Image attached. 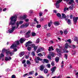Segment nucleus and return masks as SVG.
<instances>
[{
    "mask_svg": "<svg viewBox=\"0 0 78 78\" xmlns=\"http://www.w3.org/2000/svg\"><path fill=\"white\" fill-rule=\"evenodd\" d=\"M70 19H72L73 17V16L72 15H70Z\"/></svg>",
    "mask_w": 78,
    "mask_h": 78,
    "instance_id": "53",
    "label": "nucleus"
},
{
    "mask_svg": "<svg viewBox=\"0 0 78 78\" xmlns=\"http://www.w3.org/2000/svg\"><path fill=\"white\" fill-rule=\"evenodd\" d=\"M56 51H57V53H58V54L62 53L61 51V49H59L58 48H57L56 49Z\"/></svg>",
    "mask_w": 78,
    "mask_h": 78,
    "instance_id": "17",
    "label": "nucleus"
},
{
    "mask_svg": "<svg viewBox=\"0 0 78 78\" xmlns=\"http://www.w3.org/2000/svg\"><path fill=\"white\" fill-rule=\"evenodd\" d=\"M12 78H16V76L14 75H13L12 76Z\"/></svg>",
    "mask_w": 78,
    "mask_h": 78,
    "instance_id": "57",
    "label": "nucleus"
},
{
    "mask_svg": "<svg viewBox=\"0 0 78 78\" xmlns=\"http://www.w3.org/2000/svg\"><path fill=\"white\" fill-rule=\"evenodd\" d=\"M26 62V60H24L23 61V62H22V64H25Z\"/></svg>",
    "mask_w": 78,
    "mask_h": 78,
    "instance_id": "51",
    "label": "nucleus"
},
{
    "mask_svg": "<svg viewBox=\"0 0 78 78\" xmlns=\"http://www.w3.org/2000/svg\"><path fill=\"white\" fill-rule=\"evenodd\" d=\"M73 23L75 25H76V23H77V21L78 20V17L74 16L73 18Z\"/></svg>",
    "mask_w": 78,
    "mask_h": 78,
    "instance_id": "6",
    "label": "nucleus"
},
{
    "mask_svg": "<svg viewBox=\"0 0 78 78\" xmlns=\"http://www.w3.org/2000/svg\"><path fill=\"white\" fill-rule=\"evenodd\" d=\"M36 35V34L34 32L32 33V36H35Z\"/></svg>",
    "mask_w": 78,
    "mask_h": 78,
    "instance_id": "35",
    "label": "nucleus"
},
{
    "mask_svg": "<svg viewBox=\"0 0 78 78\" xmlns=\"http://www.w3.org/2000/svg\"><path fill=\"white\" fill-rule=\"evenodd\" d=\"M27 17V16L26 15H24L23 16H21L20 18L21 19H25Z\"/></svg>",
    "mask_w": 78,
    "mask_h": 78,
    "instance_id": "15",
    "label": "nucleus"
},
{
    "mask_svg": "<svg viewBox=\"0 0 78 78\" xmlns=\"http://www.w3.org/2000/svg\"><path fill=\"white\" fill-rule=\"evenodd\" d=\"M17 16H12L10 18V21L9 23V25L14 26L16 24V22L17 21Z\"/></svg>",
    "mask_w": 78,
    "mask_h": 78,
    "instance_id": "1",
    "label": "nucleus"
},
{
    "mask_svg": "<svg viewBox=\"0 0 78 78\" xmlns=\"http://www.w3.org/2000/svg\"><path fill=\"white\" fill-rule=\"evenodd\" d=\"M64 33L65 34H67V33H68V32H67V30H65V31H64Z\"/></svg>",
    "mask_w": 78,
    "mask_h": 78,
    "instance_id": "46",
    "label": "nucleus"
},
{
    "mask_svg": "<svg viewBox=\"0 0 78 78\" xmlns=\"http://www.w3.org/2000/svg\"><path fill=\"white\" fill-rule=\"evenodd\" d=\"M40 41V40L39 38H38L36 40V43H37V44Z\"/></svg>",
    "mask_w": 78,
    "mask_h": 78,
    "instance_id": "39",
    "label": "nucleus"
},
{
    "mask_svg": "<svg viewBox=\"0 0 78 78\" xmlns=\"http://www.w3.org/2000/svg\"><path fill=\"white\" fill-rule=\"evenodd\" d=\"M53 12H54V13H55V14H56V13H57V12H58L57 11H56V10H54L53 11Z\"/></svg>",
    "mask_w": 78,
    "mask_h": 78,
    "instance_id": "61",
    "label": "nucleus"
},
{
    "mask_svg": "<svg viewBox=\"0 0 78 78\" xmlns=\"http://www.w3.org/2000/svg\"><path fill=\"white\" fill-rule=\"evenodd\" d=\"M47 36L48 37H50L51 36V34L50 33L47 34Z\"/></svg>",
    "mask_w": 78,
    "mask_h": 78,
    "instance_id": "47",
    "label": "nucleus"
},
{
    "mask_svg": "<svg viewBox=\"0 0 78 78\" xmlns=\"http://www.w3.org/2000/svg\"><path fill=\"white\" fill-rule=\"evenodd\" d=\"M25 55V52L23 51V52H21L19 54V56H20V57H22V56H23V55Z\"/></svg>",
    "mask_w": 78,
    "mask_h": 78,
    "instance_id": "12",
    "label": "nucleus"
},
{
    "mask_svg": "<svg viewBox=\"0 0 78 78\" xmlns=\"http://www.w3.org/2000/svg\"><path fill=\"white\" fill-rule=\"evenodd\" d=\"M41 50L40 48H39L37 49L36 53H39V52H41Z\"/></svg>",
    "mask_w": 78,
    "mask_h": 78,
    "instance_id": "26",
    "label": "nucleus"
},
{
    "mask_svg": "<svg viewBox=\"0 0 78 78\" xmlns=\"http://www.w3.org/2000/svg\"><path fill=\"white\" fill-rule=\"evenodd\" d=\"M35 61L36 63H37V64H38L39 62V61L37 60V58H35Z\"/></svg>",
    "mask_w": 78,
    "mask_h": 78,
    "instance_id": "38",
    "label": "nucleus"
},
{
    "mask_svg": "<svg viewBox=\"0 0 78 78\" xmlns=\"http://www.w3.org/2000/svg\"><path fill=\"white\" fill-rule=\"evenodd\" d=\"M62 2V0H58L57 1L55 4V6H56V8L58 9L59 8V6H60L59 3H60L61 2Z\"/></svg>",
    "mask_w": 78,
    "mask_h": 78,
    "instance_id": "3",
    "label": "nucleus"
},
{
    "mask_svg": "<svg viewBox=\"0 0 78 78\" xmlns=\"http://www.w3.org/2000/svg\"><path fill=\"white\" fill-rule=\"evenodd\" d=\"M27 65H30L31 64V62L30 61H29V60H27Z\"/></svg>",
    "mask_w": 78,
    "mask_h": 78,
    "instance_id": "29",
    "label": "nucleus"
},
{
    "mask_svg": "<svg viewBox=\"0 0 78 78\" xmlns=\"http://www.w3.org/2000/svg\"><path fill=\"white\" fill-rule=\"evenodd\" d=\"M31 54L34 56H35V55H36V54H35V53H34V52H32Z\"/></svg>",
    "mask_w": 78,
    "mask_h": 78,
    "instance_id": "49",
    "label": "nucleus"
},
{
    "mask_svg": "<svg viewBox=\"0 0 78 78\" xmlns=\"http://www.w3.org/2000/svg\"><path fill=\"white\" fill-rule=\"evenodd\" d=\"M32 41H28L27 42H26L25 44V45L26 46V47H30L31 44H32Z\"/></svg>",
    "mask_w": 78,
    "mask_h": 78,
    "instance_id": "7",
    "label": "nucleus"
},
{
    "mask_svg": "<svg viewBox=\"0 0 78 78\" xmlns=\"http://www.w3.org/2000/svg\"><path fill=\"white\" fill-rule=\"evenodd\" d=\"M51 56L52 57H54V56L55 55V53L53 52H51Z\"/></svg>",
    "mask_w": 78,
    "mask_h": 78,
    "instance_id": "42",
    "label": "nucleus"
},
{
    "mask_svg": "<svg viewBox=\"0 0 78 78\" xmlns=\"http://www.w3.org/2000/svg\"><path fill=\"white\" fill-rule=\"evenodd\" d=\"M11 30L14 31L15 29H16V26L13 27L12 26Z\"/></svg>",
    "mask_w": 78,
    "mask_h": 78,
    "instance_id": "27",
    "label": "nucleus"
},
{
    "mask_svg": "<svg viewBox=\"0 0 78 78\" xmlns=\"http://www.w3.org/2000/svg\"><path fill=\"white\" fill-rule=\"evenodd\" d=\"M47 24H46L44 25V29H47V26H48Z\"/></svg>",
    "mask_w": 78,
    "mask_h": 78,
    "instance_id": "36",
    "label": "nucleus"
},
{
    "mask_svg": "<svg viewBox=\"0 0 78 78\" xmlns=\"http://www.w3.org/2000/svg\"><path fill=\"white\" fill-rule=\"evenodd\" d=\"M16 25H17V27L16 28L17 29V28H18V27H19V22L18 21L17 22V23H16Z\"/></svg>",
    "mask_w": 78,
    "mask_h": 78,
    "instance_id": "31",
    "label": "nucleus"
},
{
    "mask_svg": "<svg viewBox=\"0 0 78 78\" xmlns=\"http://www.w3.org/2000/svg\"><path fill=\"white\" fill-rule=\"evenodd\" d=\"M67 41L70 44L72 43V41L70 39H69L68 40H67Z\"/></svg>",
    "mask_w": 78,
    "mask_h": 78,
    "instance_id": "41",
    "label": "nucleus"
},
{
    "mask_svg": "<svg viewBox=\"0 0 78 78\" xmlns=\"http://www.w3.org/2000/svg\"><path fill=\"white\" fill-rule=\"evenodd\" d=\"M48 26L49 27H51V24H50V23H48Z\"/></svg>",
    "mask_w": 78,
    "mask_h": 78,
    "instance_id": "56",
    "label": "nucleus"
},
{
    "mask_svg": "<svg viewBox=\"0 0 78 78\" xmlns=\"http://www.w3.org/2000/svg\"><path fill=\"white\" fill-rule=\"evenodd\" d=\"M73 48H76V46H75V45H74V44H73Z\"/></svg>",
    "mask_w": 78,
    "mask_h": 78,
    "instance_id": "58",
    "label": "nucleus"
},
{
    "mask_svg": "<svg viewBox=\"0 0 78 78\" xmlns=\"http://www.w3.org/2000/svg\"><path fill=\"white\" fill-rule=\"evenodd\" d=\"M40 70L41 71H43L44 70V65H41L40 66Z\"/></svg>",
    "mask_w": 78,
    "mask_h": 78,
    "instance_id": "14",
    "label": "nucleus"
},
{
    "mask_svg": "<svg viewBox=\"0 0 78 78\" xmlns=\"http://www.w3.org/2000/svg\"><path fill=\"white\" fill-rule=\"evenodd\" d=\"M16 48V47L15 48L13 49L14 51H13L14 54V52H16V51H17V48Z\"/></svg>",
    "mask_w": 78,
    "mask_h": 78,
    "instance_id": "37",
    "label": "nucleus"
},
{
    "mask_svg": "<svg viewBox=\"0 0 78 78\" xmlns=\"http://www.w3.org/2000/svg\"><path fill=\"white\" fill-rule=\"evenodd\" d=\"M28 75V73H26V74H24L23 75V76L24 77H25V76H27V75Z\"/></svg>",
    "mask_w": 78,
    "mask_h": 78,
    "instance_id": "55",
    "label": "nucleus"
},
{
    "mask_svg": "<svg viewBox=\"0 0 78 78\" xmlns=\"http://www.w3.org/2000/svg\"><path fill=\"white\" fill-rule=\"evenodd\" d=\"M68 47H69V43H67L66 44L65 49L66 50H67V49L68 48Z\"/></svg>",
    "mask_w": 78,
    "mask_h": 78,
    "instance_id": "16",
    "label": "nucleus"
},
{
    "mask_svg": "<svg viewBox=\"0 0 78 78\" xmlns=\"http://www.w3.org/2000/svg\"><path fill=\"white\" fill-rule=\"evenodd\" d=\"M30 46L31 48H34L35 46V44H31Z\"/></svg>",
    "mask_w": 78,
    "mask_h": 78,
    "instance_id": "34",
    "label": "nucleus"
},
{
    "mask_svg": "<svg viewBox=\"0 0 78 78\" xmlns=\"http://www.w3.org/2000/svg\"><path fill=\"white\" fill-rule=\"evenodd\" d=\"M55 69H56V67H54L51 69V71H52V73H53V72L55 71Z\"/></svg>",
    "mask_w": 78,
    "mask_h": 78,
    "instance_id": "13",
    "label": "nucleus"
},
{
    "mask_svg": "<svg viewBox=\"0 0 78 78\" xmlns=\"http://www.w3.org/2000/svg\"><path fill=\"white\" fill-rule=\"evenodd\" d=\"M37 59L38 61H42V60H43L42 58H41L39 57H37Z\"/></svg>",
    "mask_w": 78,
    "mask_h": 78,
    "instance_id": "21",
    "label": "nucleus"
},
{
    "mask_svg": "<svg viewBox=\"0 0 78 78\" xmlns=\"http://www.w3.org/2000/svg\"><path fill=\"white\" fill-rule=\"evenodd\" d=\"M27 50H28V51H30V50H31V48L30 47H28L27 48Z\"/></svg>",
    "mask_w": 78,
    "mask_h": 78,
    "instance_id": "45",
    "label": "nucleus"
},
{
    "mask_svg": "<svg viewBox=\"0 0 78 78\" xmlns=\"http://www.w3.org/2000/svg\"><path fill=\"white\" fill-rule=\"evenodd\" d=\"M15 42L16 43V44L15 43V45H19L20 44V43L19 42V41H15Z\"/></svg>",
    "mask_w": 78,
    "mask_h": 78,
    "instance_id": "22",
    "label": "nucleus"
},
{
    "mask_svg": "<svg viewBox=\"0 0 78 78\" xmlns=\"http://www.w3.org/2000/svg\"><path fill=\"white\" fill-rule=\"evenodd\" d=\"M66 21L68 23V25H69L70 24H71V20L70 19H68L67 18L65 19Z\"/></svg>",
    "mask_w": 78,
    "mask_h": 78,
    "instance_id": "8",
    "label": "nucleus"
},
{
    "mask_svg": "<svg viewBox=\"0 0 78 78\" xmlns=\"http://www.w3.org/2000/svg\"><path fill=\"white\" fill-rule=\"evenodd\" d=\"M15 47H17V45H15V43H13L11 46L10 48L11 49H13Z\"/></svg>",
    "mask_w": 78,
    "mask_h": 78,
    "instance_id": "10",
    "label": "nucleus"
},
{
    "mask_svg": "<svg viewBox=\"0 0 78 78\" xmlns=\"http://www.w3.org/2000/svg\"><path fill=\"white\" fill-rule=\"evenodd\" d=\"M44 62H45L46 63H48L49 62V61L47 59L44 58L43 59Z\"/></svg>",
    "mask_w": 78,
    "mask_h": 78,
    "instance_id": "20",
    "label": "nucleus"
},
{
    "mask_svg": "<svg viewBox=\"0 0 78 78\" xmlns=\"http://www.w3.org/2000/svg\"><path fill=\"white\" fill-rule=\"evenodd\" d=\"M61 53H60L58 54V56H59V57H60L61 56Z\"/></svg>",
    "mask_w": 78,
    "mask_h": 78,
    "instance_id": "63",
    "label": "nucleus"
},
{
    "mask_svg": "<svg viewBox=\"0 0 78 78\" xmlns=\"http://www.w3.org/2000/svg\"><path fill=\"white\" fill-rule=\"evenodd\" d=\"M33 72H34V71H32V72H30L29 73V75H33Z\"/></svg>",
    "mask_w": 78,
    "mask_h": 78,
    "instance_id": "48",
    "label": "nucleus"
},
{
    "mask_svg": "<svg viewBox=\"0 0 78 78\" xmlns=\"http://www.w3.org/2000/svg\"><path fill=\"white\" fill-rule=\"evenodd\" d=\"M4 51L5 52V53L7 55H8L9 54L10 56H12L14 55V51L11 52V51L8 50V49H6L5 48L3 49Z\"/></svg>",
    "mask_w": 78,
    "mask_h": 78,
    "instance_id": "2",
    "label": "nucleus"
},
{
    "mask_svg": "<svg viewBox=\"0 0 78 78\" xmlns=\"http://www.w3.org/2000/svg\"><path fill=\"white\" fill-rule=\"evenodd\" d=\"M57 16L58 17H61V15L59 13H58L56 14Z\"/></svg>",
    "mask_w": 78,
    "mask_h": 78,
    "instance_id": "25",
    "label": "nucleus"
},
{
    "mask_svg": "<svg viewBox=\"0 0 78 78\" xmlns=\"http://www.w3.org/2000/svg\"><path fill=\"white\" fill-rule=\"evenodd\" d=\"M37 48H38V46H35L34 48V51H36L37 49Z\"/></svg>",
    "mask_w": 78,
    "mask_h": 78,
    "instance_id": "23",
    "label": "nucleus"
},
{
    "mask_svg": "<svg viewBox=\"0 0 78 78\" xmlns=\"http://www.w3.org/2000/svg\"><path fill=\"white\" fill-rule=\"evenodd\" d=\"M54 24L55 25L57 26V25H59V23L58 21H56L54 23Z\"/></svg>",
    "mask_w": 78,
    "mask_h": 78,
    "instance_id": "19",
    "label": "nucleus"
},
{
    "mask_svg": "<svg viewBox=\"0 0 78 78\" xmlns=\"http://www.w3.org/2000/svg\"><path fill=\"white\" fill-rule=\"evenodd\" d=\"M8 31H9V33H13V31H14L12 30H11L10 29H9Z\"/></svg>",
    "mask_w": 78,
    "mask_h": 78,
    "instance_id": "43",
    "label": "nucleus"
},
{
    "mask_svg": "<svg viewBox=\"0 0 78 78\" xmlns=\"http://www.w3.org/2000/svg\"><path fill=\"white\" fill-rule=\"evenodd\" d=\"M36 27L37 28H41V24H38L37 26H36Z\"/></svg>",
    "mask_w": 78,
    "mask_h": 78,
    "instance_id": "30",
    "label": "nucleus"
},
{
    "mask_svg": "<svg viewBox=\"0 0 78 78\" xmlns=\"http://www.w3.org/2000/svg\"><path fill=\"white\" fill-rule=\"evenodd\" d=\"M64 57L67 60V57H68V55L67 54H65Z\"/></svg>",
    "mask_w": 78,
    "mask_h": 78,
    "instance_id": "40",
    "label": "nucleus"
},
{
    "mask_svg": "<svg viewBox=\"0 0 78 78\" xmlns=\"http://www.w3.org/2000/svg\"><path fill=\"white\" fill-rule=\"evenodd\" d=\"M25 41H26V39L24 40L23 39V38H22L20 39L19 41L20 42V44H23V42Z\"/></svg>",
    "mask_w": 78,
    "mask_h": 78,
    "instance_id": "9",
    "label": "nucleus"
},
{
    "mask_svg": "<svg viewBox=\"0 0 78 78\" xmlns=\"http://www.w3.org/2000/svg\"><path fill=\"white\" fill-rule=\"evenodd\" d=\"M5 52L4 51H3V49H2V53H1V55H0V58H2V57H4L5 56V55L3 54Z\"/></svg>",
    "mask_w": 78,
    "mask_h": 78,
    "instance_id": "11",
    "label": "nucleus"
},
{
    "mask_svg": "<svg viewBox=\"0 0 78 78\" xmlns=\"http://www.w3.org/2000/svg\"><path fill=\"white\" fill-rule=\"evenodd\" d=\"M38 56H43V55L42 54H41V53H39L38 54Z\"/></svg>",
    "mask_w": 78,
    "mask_h": 78,
    "instance_id": "52",
    "label": "nucleus"
},
{
    "mask_svg": "<svg viewBox=\"0 0 78 78\" xmlns=\"http://www.w3.org/2000/svg\"><path fill=\"white\" fill-rule=\"evenodd\" d=\"M47 66H48V68H50V66H51V65L50 64H48L47 65Z\"/></svg>",
    "mask_w": 78,
    "mask_h": 78,
    "instance_id": "54",
    "label": "nucleus"
},
{
    "mask_svg": "<svg viewBox=\"0 0 78 78\" xmlns=\"http://www.w3.org/2000/svg\"><path fill=\"white\" fill-rule=\"evenodd\" d=\"M9 59H10V60L12 59V58L11 57H9V58H8L7 57H5V60L6 61H9Z\"/></svg>",
    "mask_w": 78,
    "mask_h": 78,
    "instance_id": "18",
    "label": "nucleus"
},
{
    "mask_svg": "<svg viewBox=\"0 0 78 78\" xmlns=\"http://www.w3.org/2000/svg\"><path fill=\"white\" fill-rule=\"evenodd\" d=\"M44 73H48V70L47 69H45L44 70Z\"/></svg>",
    "mask_w": 78,
    "mask_h": 78,
    "instance_id": "32",
    "label": "nucleus"
},
{
    "mask_svg": "<svg viewBox=\"0 0 78 78\" xmlns=\"http://www.w3.org/2000/svg\"><path fill=\"white\" fill-rule=\"evenodd\" d=\"M28 26H29V23H27L25 24H23L20 26V28H27Z\"/></svg>",
    "mask_w": 78,
    "mask_h": 78,
    "instance_id": "4",
    "label": "nucleus"
},
{
    "mask_svg": "<svg viewBox=\"0 0 78 78\" xmlns=\"http://www.w3.org/2000/svg\"><path fill=\"white\" fill-rule=\"evenodd\" d=\"M44 20V18H41L40 20V21L41 22H42Z\"/></svg>",
    "mask_w": 78,
    "mask_h": 78,
    "instance_id": "60",
    "label": "nucleus"
},
{
    "mask_svg": "<svg viewBox=\"0 0 78 78\" xmlns=\"http://www.w3.org/2000/svg\"><path fill=\"white\" fill-rule=\"evenodd\" d=\"M30 33H31V30H28L27 32L26 33V35H29L30 34Z\"/></svg>",
    "mask_w": 78,
    "mask_h": 78,
    "instance_id": "33",
    "label": "nucleus"
},
{
    "mask_svg": "<svg viewBox=\"0 0 78 78\" xmlns=\"http://www.w3.org/2000/svg\"><path fill=\"white\" fill-rule=\"evenodd\" d=\"M62 18L63 19H66V16L64 13H62Z\"/></svg>",
    "mask_w": 78,
    "mask_h": 78,
    "instance_id": "24",
    "label": "nucleus"
},
{
    "mask_svg": "<svg viewBox=\"0 0 78 78\" xmlns=\"http://www.w3.org/2000/svg\"><path fill=\"white\" fill-rule=\"evenodd\" d=\"M39 16H42V13L41 12L40 13H39Z\"/></svg>",
    "mask_w": 78,
    "mask_h": 78,
    "instance_id": "62",
    "label": "nucleus"
},
{
    "mask_svg": "<svg viewBox=\"0 0 78 78\" xmlns=\"http://www.w3.org/2000/svg\"><path fill=\"white\" fill-rule=\"evenodd\" d=\"M23 23V21H20L19 22V24H22V23Z\"/></svg>",
    "mask_w": 78,
    "mask_h": 78,
    "instance_id": "50",
    "label": "nucleus"
},
{
    "mask_svg": "<svg viewBox=\"0 0 78 78\" xmlns=\"http://www.w3.org/2000/svg\"><path fill=\"white\" fill-rule=\"evenodd\" d=\"M31 26H32V27H34V25L33 24V23H32L30 24Z\"/></svg>",
    "mask_w": 78,
    "mask_h": 78,
    "instance_id": "64",
    "label": "nucleus"
},
{
    "mask_svg": "<svg viewBox=\"0 0 78 78\" xmlns=\"http://www.w3.org/2000/svg\"><path fill=\"white\" fill-rule=\"evenodd\" d=\"M63 1H66V3L68 2V5H71L72 3H75V2H74V0H63Z\"/></svg>",
    "mask_w": 78,
    "mask_h": 78,
    "instance_id": "5",
    "label": "nucleus"
},
{
    "mask_svg": "<svg viewBox=\"0 0 78 78\" xmlns=\"http://www.w3.org/2000/svg\"><path fill=\"white\" fill-rule=\"evenodd\" d=\"M59 60V57H57L55 58V61L56 62H58Z\"/></svg>",
    "mask_w": 78,
    "mask_h": 78,
    "instance_id": "28",
    "label": "nucleus"
},
{
    "mask_svg": "<svg viewBox=\"0 0 78 78\" xmlns=\"http://www.w3.org/2000/svg\"><path fill=\"white\" fill-rule=\"evenodd\" d=\"M51 65L52 66H55V63H53V62H52L51 63Z\"/></svg>",
    "mask_w": 78,
    "mask_h": 78,
    "instance_id": "59",
    "label": "nucleus"
},
{
    "mask_svg": "<svg viewBox=\"0 0 78 78\" xmlns=\"http://www.w3.org/2000/svg\"><path fill=\"white\" fill-rule=\"evenodd\" d=\"M73 7H72L71 6H70L69 7V9H70V10H72V9H73V6H74V5H72Z\"/></svg>",
    "mask_w": 78,
    "mask_h": 78,
    "instance_id": "44",
    "label": "nucleus"
}]
</instances>
